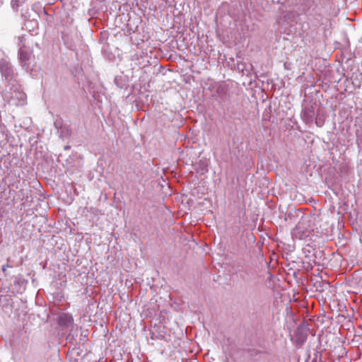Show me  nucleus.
<instances>
[{"label": "nucleus", "mask_w": 362, "mask_h": 362, "mask_svg": "<svg viewBox=\"0 0 362 362\" xmlns=\"http://www.w3.org/2000/svg\"><path fill=\"white\" fill-rule=\"evenodd\" d=\"M310 231L307 229V224L300 221L292 231L293 238L303 240L309 235Z\"/></svg>", "instance_id": "nucleus-1"}, {"label": "nucleus", "mask_w": 362, "mask_h": 362, "mask_svg": "<svg viewBox=\"0 0 362 362\" xmlns=\"http://www.w3.org/2000/svg\"><path fill=\"white\" fill-rule=\"evenodd\" d=\"M11 100L13 101L17 100L16 104L17 105H23L25 101V94L21 90L19 86H16L11 95Z\"/></svg>", "instance_id": "nucleus-2"}, {"label": "nucleus", "mask_w": 362, "mask_h": 362, "mask_svg": "<svg viewBox=\"0 0 362 362\" xmlns=\"http://www.w3.org/2000/svg\"><path fill=\"white\" fill-rule=\"evenodd\" d=\"M302 117L306 123L311 122L315 117V110L312 105L304 106Z\"/></svg>", "instance_id": "nucleus-3"}, {"label": "nucleus", "mask_w": 362, "mask_h": 362, "mask_svg": "<svg viewBox=\"0 0 362 362\" xmlns=\"http://www.w3.org/2000/svg\"><path fill=\"white\" fill-rule=\"evenodd\" d=\"M19 60L23 66L26 67L28 65V62L30 58V52L25 49L23 47H21L18 52Z\"/></svg>", "instance_id": "nucleus-4"}, {"label": "nucleus", "mask_w": 362, "mask_h": 362, "mask_svg": "<svg viewBox=\"0 0 362 362\" xmlns=\"http://www.w3.org/2000/svg\"><path fill=\"white\" fill-rule=\"evenodd\" d=\"M72 321V317L66 314H64L59 317V323L61 325H67Z\"/></svg>", "instance_id": "nucleus-5"}, {"label": "nucleus", "mask_w": 362, "mask_h": 362, "mask_svg": "<svg viewBox=\"0 0 362 362\" xmlns=\"http://www.w3.org/2000/svg\"><path fill=\"white\" fill-rule=\"evenodd\" d=\"M315 123H316L317 126H318V127H321V126L322 125V122H320V120H318V119H316Z\"/></svg>", "instance_id": "nucleus-6"}, {"label": "nucleus", "mask_w": 362, "mask_h": 362, "mask_svg": "<svg viewBox=\"0 0 362 362\" xmlns=\"http://www.w3.org/2000/svg\"><path fill=\"white\" fill-rule=\"evenodd\" d=\"M8 267V264H6V265H4V266H3V267H2V270H3V272H6V267Z\"/></svg>", "instance_id": "nucleus-7"}, {"label": "nucleus", "mask_w": 362, "mask_h": 362, "mask_svg": "<svg viewBox=\"0 0 362 362\" xmlns=\"http://www.w3.org/2000/svg\"><path fill=\"white\" fill-rule=\"evenodd\" d=\"M18 2H19V3H22V2H23V1H21V0H18Z\"/></svg>", "instance_id": "nucleus-8"}]
</instances>
